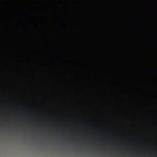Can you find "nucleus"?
Listing matches in <instances>:
<instances>
[{
    "mask_svg": "<svg viewBox=\"0 0 157 157\" xmlns=\"http://www.w3.org/2000/svg\"><path fill=\"white\" fill-rule=\"evenodd\" d=\"M155 40L156 41V42L157 41V40H156V39H155Z\"/></svg>",
    "mask_w": 157,
    "mask_h": 157,
    "instance_id": "nucleus-1",
    "label": "nucleus"
}]
</instances>
